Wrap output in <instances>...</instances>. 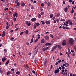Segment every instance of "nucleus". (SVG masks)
Returning a JSON list of instances; mask_svg holds the SVG:
<instances>
[{"mask_svg": "<svg viewBox=\"0 0 76 76\" xmlns=\"http://www.w3.org/2000/svg\"><path fill=\"white\" fill-rule=\"evenodd\" d=\"M69 42L70 45H72L74 42V40L73 39H69Z\"/></svg>", "mask_w": 76, "mask_h": 76, "instance_id": "1", "label": "nucleus"}, {"mask_svg": "<svg viewBox=\"0 0 76 76\" xmlns=\"http://www.w3.org/2000/svg\"><path fill=\"white\" fill-rule=\"evenodd\" d=\"M60 72V69H59L58 68H57L56 69V70L54 71V73H55V75H57V73H59Z\"/></svg>", "mask_w": 76, "mask_h": 76, "instance_id": "2", "label": "nucleus"}, {"mask_svg": "<svg viewBox=\"0 0 76 76\" xmlns=\"http://www.w3.org/2000/svg\"><path fill=\"white\" fill-rule=\"evenodd\" d=\"M62 45L63 46H64V45H66V40H63V42L61 43Z\"/></svg>", "mask_w": 76, "mask_h": 76, "instance_id": "3", "label": "nucleus"}, {"mask_svg": "<svg viewBox=\"0 0 76 76\" xmlns=\"http://www.w3.org/2000/svg\"><path fill=\"white\" fill-rule=\"evenodd\" d=\"M49 48V47H48L47 48H43L42 49V51H45L47 49H48Z\"/></svg>", "mask_w": 76, "mask_h": 76, "instance_id": "4", "label": "nucleus"}, {"mask_svg": "<svg viewBox=\"0 0 76 76\" xmlns=\"http://www.w3.org/2000/svg\"><path fill=\"white\" fill-rule=\"evenodd\" d=\"M45 38L46 40H48V39H49V37L47 35L45 36Z\"/></svg>", "mask_w": 76, "mask_h": 76, "instance_id": "5", "label": "nucleus"}, {"mask_svg": "<svg viewBox=\"0 0 76 76\" xmlns=\"http://www.w3.org/2000/svg\"><path fill=\"white\" fill-rule=\"evenodd\" d=\"M26 23L27 24V26H30V25H31V23H29V22L28 21H26Z\"/></svg>", "mask_w": 76, "mask_h": 76, "instance_id": "6", "label": "nucleus"}, {"mask_svg": "<svg viewBox=\"0 0 76 76\" xmlns=\"http://www.w3.org/2000/svg\"><path fill=\"white\" fill-rule=\"evenodd\" d=\"M18 13H15L13 15V17H18Z\"/></svg>", "mask_w": 76, "mask_h": 76, "instance_id": "7", "label": "nucleus"}, {"mask_svg": "<svg viewBox=\"0 0 76 76\" xmlns=\"http://www.w3.org/2000/svg\"><path fill=\"white\" fill-rule=\"evenodd\" d=\"M51 45V44L50 42L49 43H47L45 44V45L46 46H48V45Z\"/></svg>", "mask_w": 76, "mask_h": 76, "instance_id": "8", "label": "nucleus"}, {"mask_svg": "<svg viewBox=\"0 0 76 76\" xmlns=\"http://www.w3.org/2000/svg\"><path fill=\"white\" fill-rule=\"evenodd\" d=\"M6 59H7V58H6V57H5L2 58V61H3V62H4Z\"/></svg>", "mask_w": 76, "mask_h": 76, "instance_id": "9", "label": "nucleus"}, {"mask_svg": "<svg viewBox=\"0 0 76 76\" xmlns=\"http://www.w3.org/2000/svg\"><path fill=\"white\" fill-rule=\"evenodd\" d=\"M25 3L24 2H22L21 3V6L22 7H24V6H25Z\"/></svg>", "mask_w": 76, "mask_h": 76, "instance_id": "10", "label": "nucleus"}, {"mask_svg": "<svg viewBox=\"0 0 76 76\" xmlns=\"http://www.w3.org/2000/svg\"><path fill=\"white\" fill-rule=\"evenodd\" d=\"M36 19H36V18H32L31 19V20H32V21H36Z\"/></svg>", "mask_w": 76, "mask_h": 76, "instance_id": "11", "label": "nucleus"}, {"mask_svg": "<svg viewBox=\"0 0 76 76\" xmlns=\"http://www.w3.org/2000/svg\"><path fill=\"white\" fill-rule=\"evenodd\" d=\"M68 10V9L67 8H65L64 9V12L66 13L67 12V10Z\"/></svg>", "mask_w": 76, "mask_h": 76, "instance_id": "12", "label": "nucleus"}, {"mask_svg": "<svg viewBox=\"0 0 76 76\" xmlns=\"http://www.w3.org/2000/svg\"><path fill=\"white\" fill-rule=\"evenodd\" d=\"M46 24L47 25H48L50 24V22L48 21H46L45 22Z\"/></svg>", "mask_w": 76, "mask_h": 76, "instance_id": "13", "label": "nucleus"}, {"mask_svg": "<svg viewBox=\"0 0 76 76\" xmlns=\"http://www.w3.org/2000/svg\"><path fill=\"white\" fill-rule=\"evenodd\" d=\"M65 75H66V76H67V72H64L63 74V76H64Z\"/></svg>", "mask_w": 76, "mask_h": 76, "instance_id": "14", "label": "nucleus"}, {"mask_svg": "<svg viewBox=\"0 0 76 76\" xmlns=\"http://www.w3.org/2000/svg\"><path fill=\"white\" fill-rule=\"evenodd\" d=\"M20 72H19V71H17L16 72V74L17 75H20Z\"/></svg>", "mask_w": 76, "mask_h": 76, "instance_id": "15", "label": "nucleus"}, {"mask_svg": "<svg viewBox=\"0 0 76 76\" xmlns=\"http://www.w3.org/2000/svg\"><path fill=\"white\" fill-rule=\"evenodd\" d=\"M58 48L59 49H60V50L61 49V48H62V47H61V45H58Z\"/></svg>", "mask_w": 76, "mask_h": 76, "instance_id": "16", "label": "nucleus"}, {"mask_svg": "<svg viewBox=\"0 0 76 76\" xmlns=\"http://www.w3.org/2000/svg\"><path fill=\"white\" fill-rule=\"evenodd\" d=\"M10 73H11V72H10V71H8L7 73V75H9L10 74Z\"/></svg>", "mask_w": 76, "mask_h": 76, "instance_id": "17", "label": "nucleus"}, {"mask_svg": "<svg viewBox=\"0 0 76 76\" xmlns=\"http://www.w3.org/2000/svg\"><path fill=\"white\" fill-rule=\"evenodd\" d=\"M65 67H68L69 66V64L67 63H65Z\"/></svg>", "mask_w": 76, "mask_h": 76, "instance_id": "18", "label": "nucleus"}, {"mask_svg": "<svg viewBox=\"0 0 76 76\" xmlns=\"http://www.w3.org/2000/svg\"><path fill=\"white\" fill-rule=\"evenodd\" d=\"M57 46H58V45H56V46H55L53 48V49L54 50H56V48H57Z\"/></svg>", "mask_w": 76, "mask_h": 76, "instance_id": "19", "label": "nucleus"}, {"mask_svg": "<svg viewBox=\"0 0 76 76\" xmlns=\"http://www.w3.org/2000/svg\"><path fill=\"white\" fill-rule=\"evenodd\" d=\"M0 73H3V70L1 68H0Z\"/></svg>", "mask_w": 76, "mask_h": 76, "instance_id": "20", "label": "nucleus"}, {"mask_svg": "<svg viewBox=\"0 0 76 76\" xmlns=\"http://www.w3.org/2000/svg\"><path fill=\"white\" fill-rule=\"evenodd\" d=\"M9 63V60H8L7 61V62L5 63L6 65H7L8 63Z\"/></svg>", "mask_w": 76, "mask_h": 76, "instance_id": "21", "label": "nucleus"}, {"mask_svg": "<svg viewBox=\"0 0 76 76\" xmlns=\"http://www.w3.org/2000/svg\"><path fill=\"white\" fill-rule=\"evenodd\" d=\"M35 24L36 26H39L40 25L39 23H36Z\"/></svg>", "mask_w": 76, "mask_h": 76, "instance_id": "22", "label": "nucleus"}, {"mask_svg": "<svg viewBox=\"0 0 76 76\" xmlns=\"http://www.w3.org/2000/svg\"><path fill=\"white\" fill-rule=\"evenodd\" d=\"M47 60L46 59H45V62H44V65L45 66V65L46 64V63H47Z\"/></svg>", "mask_w": 76, "mask_h": 76, "instance_id": "23", "label": "nucleus"}, {"mask_svg": "<svg viewBox=\"0 0 76 76\" xmlns=\"http://www.w3.org/2000/svg\"><path fill=\"white\" fill-rule=\"evenodd\" d=\"M5 36H6V34L4 33H3L2 34V37H5Z\"/></svg>", "mask_w": 76, "mask_h": 76, "instance_id": "24", "label": "nucleus"}, {"mask_svg": "<svg viewBox=\"0 0 76 76\" xmlns=\"http://www.w3.org/2000/svg\"><path fill=\"white\" fill-rule=\"evenodd\" d=\"M44 39H42L41 40V43H44Z\"/></svg>", "mask_w": 76, "mask_h": 76, "instance_id": "25", "label": "nucleus"}, {"mask_svg": "<svg viewBox=\"0 0 76 76\" xmlns=\"http://www.w3.org/2000/svg\"><path fill=\"white\" fill-rule=\"evenodd\" d=\"M73 8H72V10L71 12V13H73V12H75Z\"/></svg>", "mask_w": 76, "mask_h": 76, "instance_id": "26", "label": "nucleus"}, {"mask_svg": "<svg viewBox=\"0 0 76 76\" xmlns=\"http://www.w3.org/2000/svg\"><path fill=\"white\" fill-rule=\"evenodd\" d=\"M25 68L26 69H29V66L28 65H26L25 66Z\"/></svg>", "mask_w": 76, "mask_h": 76, "instance_id": "27", "label": "nucleus"}, {"mask_svg": "<svg viewBox=\"0 0 76 76\" xmlns=\"http://www.w3.org/2000/svg\"><path fill=\"white\" fill-rule=\"evenodd\" d=\"M13 20H14V22H15V21H16V18H15V17L13 18Z\"/></svg>", "mask_w": 76, "mask_h": 76, "instance_id": "28", "label": "nucleus"}, {"mask_svg": "<svg viewBox=\"0 0 76 76\" xmlns=\"http://www.w3.org/2000/svg\"><path fill=\"white\" fill-rule=\"evenodd\" d=\"M41 22L42 25H44L45 24V22L43 21H41Z\"/></svg>", "mask_w": 76, "mask_h": 76, "instance_id": "29", "label": "nucleus"}, {"mask_svg": "<svg viewBox=\"0 0 76 76\" xmlns=\"http://www.w3.org/2000/svg\"><path fill=\"white\" fill-rule=\"evenodd\" d=\"M41 7H43L44 6V3H42L41 4Z\"/></svg>", "mask_w": 76, "mask_h": 76, "instance_id": "30", "label": "nucleus"}, {"mask_svg": "<svg viewBox=\"0 0 76 76\" xmlns=\"http://www.w3.org/2000/svg\"><path fill=\"white\" fill-rule=\"evenodd\" d=\"M53 14L50 15V18H52L53 17Z\"/></svg>", "mask_w": 76, "mask_h": 76, "instance_id": "31", "label": "nucleus"}, {"mask_svg": "<svg viewBox=\"0 0 76 76\" xmlns=\"http://www.w3.org/2000/svg\"><path fill=\"white\" fill-rule=\"evenodd\" d=\"M61 67H62V69H65V67H64L63 65H61Z\"/></svg>", "mask_w": 76, "mask_h": 76, "instance_id": "32", "label": "nucleus"}, {"mask_svg": "<svg viewBox=\"0 0 76 76\" xmlns=\"http://www.w3.org/2000/svg\"><path fill=\"white\" fill-rule=\"evenodd\" d=\"M38 41V39H37L35 40L34 41V42L35 43V42H37V41Z\"/></svg>", "mask_w": 76, "mask_h": 76, "instance_id": "33", "label": "nucleus"}, {"mask_svg": "<svg viewBox=\"0 0 76 76\" xmlns=\"http://www.w3.org/2000/svg\"><path fill=\"white\" fill-rule=\"evenodd\" d=\"M47 4H48V6H50L51 5V4H50V2H48Z\"/></svg>", "mask_w": 76, "mask_h": 76, "instance_id": "34", "label": "nucleus"}, {"mask_svg": "<svg viewBox=\"0 0 76 76\" xmlns=\"http://www.w3.org/2000/svg\"><path fill=\"white\" fill-rule=\"evenodd\" d=\"M26 34H28V30H26Z\"/></svg>", "mask_w": 76, "mask_h": 76, "instance_id": "35", "label": "nucleus"}, {"mask_svg": "<svg viewBox=\"0 0 76 76\" xmlns=\"http://www.w3.org/2000/svg\"><path fill=\"white\" fill-rule=\"evenodd\" d=\"M17 6H19V5H20V4L19 3V2H18L17 3Z\"/></svg>", "mask_w": 76, "mask_h": 76, "instance_id": "36", "label": "nucleus"}, {"mask_svg": "<svg viewBox=\"0 0 76 76\" xmlns=\"http://www.w3.org/2000/svg\"><path fill=\"white\" fill-rule=\"evenodd\" d=\"M32 42H33V38H32V39L31 40V41L30 42V43H31V44H32Z\"/></svg>", "mask_w": 76, "mask_h": 76, "instance_id": "37", "label": "nucleus"}, {"mask_svg": "<svg viewBox=\"0 0 76 76\" xmlns=\"http://www.w3.org/2000/svg\"><path fill=\"white\" fill-rule=\"evenodd\" d=\"M13 39H14V38L12 37H11V39H10V41H12V40H13Z\"/></svg>", "mask_w": 76, "mask_h": 76, "instance_id": "38", "label": "nucleus"}, {"mask_svg": "<svg viewBox=\"0 0 76 76\" xmlns=\"http://www.w3.org/2000/svg\"><path fill=\"white\" fill-rule=\"evenodd\" d=\"M69 24L70 25H73V23L72 21L69 22Z\"/></svg>", "mask_w": 76, "mask_h": 76, "instance_id": "39", "label": "nucleus"}, {"mask_svg": "<svg viewBox=\"0 0 76 76\" xmlns=\"http://www.w3.org/2000/svg\"><path fill=\"white\" fill-rule=\"evenodd\" d=\"M50 37H51V38H54V36L52 34H50Z\"/></svg>", "mask_w": 76, "mask_h": 76, "instance_id": "40", "label": "nucleus"}, {"mask_svg": "<svg viewBox=\"0 0 76 76\" xmlns=\"http://www.w3.org/2000/svg\"><path fill=\"white\" fill-rule=\"evenodd\" d=\"M52 69H53V65H51L50 70H52Z\"/></svg>", "mask_w": 76, "mask_h": 76, "instance_id": "41", "label": "nucleus"}, {"mask_svg": "<svg viewBox=\"0 0 76 76\" xmlns=\"http://www.w3.org/2000/svg\"><path fill=\"white\" fill-rule=\"evenodd\" d=\"M24 32H21L20 33V35H22L23 34V33Z\"/></svg>", "mask_w": 76, "mask_h": 76, "instance_id": "42", "label": "nucleus"}, {"mask_svg": "<svg viewBox=\"0 0 76 76\" xmlns=\"http://www.w3.org/2000/svg\"><path fill=\"white\" fill-rule=\"evenodd\" d=\"M18 2H18V0H16L15 1V3H16V4H17V3H18Z\"/></svg>", "mask_w": 76, "mask_h": 76, "instance_id": "43", "label": "nucleus"}, {"mask_svg": "<svg viewBox=\"0 0 76 76\" xmlns=\"http://www.w3.org/2000/svg\"><path fill=\"white\" fill-rule=\"evenodd\" d=\"M38 51H36L35 52H34V54H37V53Z\"/></svg>", "mask_w": 76, "mask_h": 76, "instance_id": "44", "label": "nucleus"}, {"mask_svg": "<svg viewBox=\"0 0 76 76\" xmlns=\"http://www.w3.org/2000/svg\"><path fill=\"white\" fill-rule=\"evenodd\" d=\"M61 21H63V22H64V21H65V20H65V19H61Z\"/></svg>", "mask_w": 76, "mask_h": 76, "instance_id": "45", "label": "nucleus"}, {"mask_svg": "<svg viewBox=\"0 0 76 76\" xmlns=\"http://www.w3.org/2000/svg\"><path fill=\"white\" fill-rule=\"evenodd\" d=\"M32 72L33 74H35V71L34 70H33Z\"/></svg>", "mask_w": 76, "mask_h": 76, "instance_id": "46", "label": "nucleus"}, {"mask_svg": "<svg viewBox=\"0 0 76 76\" xmlns=\"http://www.w3.org/2000/svg\"><path fill=\"white\" fill-rule=\"evenodd\" d=\"M6 29H9V26L7 25V26H6Z\"/></svg>", "mask_w": 76, "mask_h": 76, "instance_id": "47", "label": "nucleus"}, {"mask_svg": "<svg viewBox=\"0 0 76 76\" xmlns=\"http://www.w3.org/2000/svg\"><path fill=\"white\" fill-rule=\"evenodd\" d=\"M19 28L18 27L17 28L15 29V31H18V29H19Z\"/></svg>", "mask_w": 76, "mask_h": 76, "instance_id": "48", "label": "nucleus"}, {"mask_svg": "<svg viewBox=\"0 0 76 76\" xmlns=\"http://www.w3.org/2000/svg\"><path fill=\"white\" fill-rule=\"evenodd\" d=\"M8 10V8H7L4 9V11H6V10Z\"/></svg>", "mask_w": 76, "mask_h": 76, "instance_id": "49", "label": "nucleus"}, {"mask_svg": "<svg viewBox=\"0 0 76 76\" xmlns=\"http://www.w3.org/2000/svg\"><path fill=\"white\" fill-rule=\"evenodd\" d=\"M11 70L12 71V72H15V69H14L13 68L12 69H11Z\"/></svg>", "mask_w": 76, "mask_h": 76, "instance_id": "50", "label": "nucleus"}, {"mask_svg": "<svg viewBox=\"0 0 76 76\" xmlns=\"http://www.w3.org/2000/svg\"><path fill=\"white\" fill-rule=\"evenodd\" d=\"M68 22L70 23L72 22V20H68Z\"/></svg>", "mask_w": 76, "mask_h": 76, "instance_id": "51", "label": "nucleus"}, {"mask_svg": "<svg viewBox=\"0 0 76 76\" xmlns=\"http://www.w3.org/2000/svg\"><path fill=\"white\" fill-rule=\"evenodd\" d=\"M56 16L57 17H58V16H60V14H57Z\"/></svg>", "mask_w": 76, "mask_h": 76, "instance_id": "52", "label": "nucleus"}, {"mask_svg": "<svg viewBox=\"0 0 76 76\" xmlns=\"http://www.w3.org/2000/svg\"><path fill=\"white\" fill-rule=\"evenodd\" d=\"M41 14L42 15H44V12H41Z\"/></svg>", "mask_w": 76, "mask_h": 76, "instance_id": "53", "label": "nucleus"}, {"mask_svg": "<svg viewBox=\"0 0 76 76\" xmlns=\"http://www.w3.org/2000/svg\"><path fill=\"white\" fill-rule=\"evenodd\" d=\"M40 17H41V15L40 14H39V16H38V18H40Z\"/></svg>", "mask_w": 76, "mask_h": 76, "instance_id": "54", "label": "nucleus"}, {"mask_svg": "<svg viewBox=\"0 0 76 76\" xmlns=\"http://www.w3.org/2000/svg\"><path fill=\"white\" fill-rule=\"evenodd\" d=\"M59 21H60V20H59V19H57L56 20V21L57 22H58Z\"/></svg>", "mask_w": 76, "mask_h": 76, "instance_id": "55", "label": "nucleus"}, {"mask_svg": "<svg viewBox=\"0 0 76 76\" xmlns=\"http://www.w3.org/2000/svg\"><path fill=\"white\" fill-rule=\"evenodd\" d=\"M55 17H53V18H52V19H53V20H54V19H55Z\"/></svg>", "mask_w": 76, "mask_h": 76, "instance_id": "56", "label": "nucleus"}, {"mask_svg": "<svg viewBox=\"0 0 76 76\" xmlns=\"http://www.w3.org/2000/svg\"><path fill=\"white\" fill-rule=\"evenodd\" d=\"M34 29H35V28H37V26H34Z\"/></svg>", "mask_w": 76, "mask_h": 76, "instance_id": "57", "label": "nucleus"}, {"mask_svg": "<svg viewBox=\"0 0 76 76\" xmlns=\"http://www.w3.org/2000/svg\"><path fill=\"white\" fill-rule=\"evenodd\" d=\"M38 31H34V32H39V30H37Z\"/></svg>", "mask_w": 76, "mask_h": 76, "instance_id": "58", "label": "nucleus"}, {"mask_svg": "<svg viewBox=\"0 0 76 76\" xmlns=\"http://www.w3.org/2000/svg\"><path fill=\"white\" fill-rule=\"evenodd\" d=\"M62 28H63V29H66V28L65 27H64V26H63V27H62Z\"/></svg>", "mask_w": 76, "mask_h": 76, "instance_id": "59", "label": "nucleus"}, {"mask_svg": "<svg viewBox=\"0 0 76 76\" xmlns=\"http://www.w3.org/2000/svg\"><path fill=\"white\" fill-rule=\"evenodd\" d=\"M28 5L29 6V7H31L32 6V5H31V4H29Z\"/></svg>", "mask_w": 76, "mask_h": 76, "instance_id": "60", "label": "nucleus"}, {"mask_svg": "<svg viewBox=\"0 0 76 76\" xmlns=\"http://www.w3.org/2000/svg\"><path fill=\"white\" fill-rule=\"evenodd\" d=\"M63 66H65L66 67V64H63Z\"/></svg>", "mask_w": 76, "mask_h": 76, "instance_id": "61", "label": "nucleus"}, {"mask_svg": "<svg viewBox=\"0 0 76 76\" xmlns=\"http://www.w3.org/2000/svg\"><path fill=\"white\" fill-rule=\"evenodd\" d=\"M72 4H75V2H74V1H72Z\"/></svg>", "mask_w": 76, "mask_h": 76, "instance_id": "62", "label": "nucleus"}, {"mask_svg": "<svg viewBox=\"0 0 76 76\" xmlns=\"http://www.w3.org/2000/svg\"><path fill=\"white\" fill-rule=\"evenodd\" d=\"M63 4H65V1H63Z\"/></svg>", "mask_w": 76, "mask_h": 76, "instance_id": "63", "label": "nucleus"}, {"mask_svg": "<svg viewBox=\"0 0 76 76\" xmlns=\"http://www.w3.org/2000/svg\"><path fill=\"white\" fill-rule=\"evenodd\" d=\"M13 32V30H11V31H10V32H11V33Z\"/></svg>", "mask_w": 76, "mask_h": 76, "instance_id": "64", "label": "nucleus"}]
</instances>
